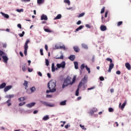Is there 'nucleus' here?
<instances>
[{"label":"nucleus","mask_w":131,"mask_h":131,"mask_svg":"<svg viewBox=\"0 0 131 131\" xmlns=\"http://www.w3.org/2000/svg\"><path fill=\"white\" fill-rule=\"evenodd\" d=\"M62 17L61 14H58L55 18H54V20H57L58 19H61Z\"/></svg>","instance_id":"nucleus-28"},{"label":"nucleus","mask_w":131,"mask_h":131,"mask_svg":"<svg viewBox=\"0 0 131 131\" xmlns=\"http://www.w3.org/2000/svg\"><path fill=\"white\" fill-rule=\"evenodd\" d=\"M6 86V83L5 82H3L0 84V89H3Z\"/></svg>","instance_id":"nucleus-20"},{"label":"nucleus","mask_w":131,"mask_h":131,"mask_svg":"<svg viewBox=\"0 0 131 131\" xmlns=\"http://www.w3.org/2000/svg\"><path fill=\"white\" fill-rule=\"evenodd\" d=\"M45 50L46 51H48V46L47 45H45Z\"/></svg>","instance_id":"nucleus-61"},{"label":"nucleus","mask_w":131,"mask_h":131,"mask_svg":"<svg viewBox=\"0 0 131 131\" xmlns=\"http://www.w3.org/2000/svg\"><path fill=\"white\" fill-rule=\"evenodd\" d=\"M30 40L29 39H27L26 40L25 45H24V54L25 56L27 55V51H28V49L29 48V46H28V43H29L30 42Z\"/></svg>","instance_id":"nucleus-5"},{"label":"nucleus","mask_w":131,"mask_h":131,"mask_svg":"<svg viewBox=\"0 0 131 131\" xmlns=\"http://www.w3.org/2000/svg\"><path fill=\"white\" fill-rule=\"evenodd\" d=\"M105 7H103L101 10V11H100V14H103V13H104L105 12Z\"/></svg>","instance_id":"nucleus-39"},{"label":"nucleus","mask_w":131,"mask_h":131,"mask_svg":"<svg viewBox=\"0 0 131 131\" xmlns=\"http://www.w3.org/2000/svg\"><path fill=\"white\" fill-rule=\"evenodd\" d=\"M107 15H108V11H106V12H105L104 17H105V18H107Z\"/></svg>","instance_id":"nucleus-58"},{"label":"nucleus","mask_w":131,"mask_h":131,"mask_svg":"<svg viewBox=\"0 0 131 131\" xmlns=\"http://www.w3.org/2000/svg\"><path fill=\"white\" fill-rule=\"evenodd\" d=\"M56 67H57V68H58V69L62 68V66H61L60 64H59V63H57V64H56Z\"/></svg>","instance_id":"nucleus-46"},{"label":"nucleus","mask_w":131,"mask_h":131,"mask_svg":"<svg viewBox=\"0 0 131 131\" xmlns=\"http://www.w3.org/2000/svg\"><path fill=\"white\" fill-rule=\"evenodd\" d=\"M14 97V94L7 95V98H8V99L13 98Z\"/></svg>","instance_id":"nucleus-32"},{"label":"nucleus","mask_w":131,"mask_h":131,"mask_svg":"<svg viewBox=\"0 0 131 131\" xmlns=\"http://www.w3.org/2000/svg\"><path fill=\"white\" fill-rule=\"evenodd\" d=\"M6 103H7V106H10L11 105V99H8V100L7 101H6Z\"/></svg>","instance_id":"nucleus-38"},{"label":"nucleus","mask_w":131,"mask_h":131,"mask_svg":"<svg viewBox=\"0 0 131 131\" xmlns=\"http://www.w3.org/2000/svg\"><path fill=\"white\" fill-rule=\"evenodd\" d=\"M95 86H92L91 88H88V91L93 90L95 89Z\"/></svg>","instance_id":"nucleus-53"},{"label":"nucleus","mask_w":131,"mask_h":131,"mask_svg":"<svg viewBox=\"0 0 131 131\" xmlns=\"http://www.w3.org/2000/svg\"><path fill=\"white\" fill-rule=\"evenodd\" d=\"M73 49L74 51L76 52V53H78L79 52V47L77 46H74L73 47Z\"/></svg>","instance_id":"nucleus-17"},{"label":"nucleus","mask_w":131,"mask_h":131,"mask_svg":"<svg viewBox=\"0 0 131 131\" xmlns=\"http://www.w3.org/2000/svg\"><path fill=\"white\" fill-rule=\"evenodd\" d=\"M17 27H18V28H19V29H21V28H22L21 25L20 24H17Z\"/></svg>","instance_id":"nucleus-54"},{"label":"nucleus","mask_w":131,"mask_h":131,"mask_svg":"<svg viewBox=\"0 0 131 131\" xmlns=\"http://www.w3.org/2000/svg\"><path fill=\"white\" fill-rule=\"evenodd\" d=\"M26 104V102H20L19 104H18V106H23Z\"/></svg>","instance_id":"nucleus-45"},{"label":"nucleus","mask_w":131,"mask_h":131,"mask_svg":"<svg viewBox=\"0 0 131 131\" xmlns=\"http://www.w3.org/2000/svg\"><path fill=\"white\" fill-rule=\"evenodd\" d=\"M79 126L81 127V128L83 130L85 129L86 130V128H85L84 125H82L81 124L79 125Z\"/></svg>","instance_id":"nucleus-50"},{"label":"nucleus","mask_w":131,"mask_h":131,"mask_svg":"<svg viewBox=\"0 0 131 131\" xmlns=\"http://www.w3.org/2000/svg\"><path fill=\"white\" fill-rule=\"evenodd\" d=\"M108 112L110 113H113L114 112V110L112 107H110V108H108Z\"/></svg>","instance_id":"nucleus-42"},{"label":"nucleus","mask_w":131,"mask_h":131,"mask_svg":"<svg viewBox=\"0 0 131 131\" xmlns=\"http://www.w3.org/2000/svg\"><path fill=\"white\" fill-rule=\"evenodd\" d=\"M37 74H38V75L40 77H42V73H41L40 72H38L37 73Z\"/></svg>","instance_id":"nucleus-57"},{"label":"nucleus","mask_w":131,"mask_h":131,"mask_svg":"<svg viewBox=\"0 0 131 131\" xmlns=\"http://www.w3.org/2000/svg\"><path fill=\"white\" fill-rule=\"evenodd\" d=\"M44 30L46 32H52V31L49 30V29H45Z\"/></svg>","instance_id":"nucleus-48"},{"label":"nucleus","mask_w":131,"mask_h":131,"mask_svg":"<svg viewBox=\"0 0 131 131\" xmlns=\"http://www.w3.org/2000/svg\"><path fill=\"white\" fill-rule=\"evenodd\" d=\"M54 58H55L56 59H63V56L61 55L60 57H54Z\"/></svg>","instance_id":"nucleus-37"},{"label":"nucleus","mask_w":131,"mask_h":131,"mask_svg":"<svg viewBox=\"0 0 131 131\" xmlns=\"http://www.w3.org/2000/svg\"><path fill=\"white\" fill-rule=\"evenodd\" d=\"M121 103H119V107L121 108V110H123L126 105V101H125L122 104Z\"/></svg>","instance_id":"nucleus-8"},{"label":"nucleus","mask_w":131,"mask_h":131,"mask_svg":"<svg viewBox=\"0 0 131 131\" xmlns=\"http://www.w3.org/2000/svg\"><path fill=\"white\" fill-rule=\"evenodd\" d=\"M33 71V69L32 68H28V71L29 73L32 72Z\"/></svg>","instance_id":"nucleus-47"},{"label":"nucleus","mask_w":131,"mask_h":131,"mask_svg":"<svg viewBox=\"0 0 131 131\" xmlns=\"http://www.w3.org/2000/svg\"><path fill=\"white\" fill-rule=\"evenodd\" d=\"M19 55H20V56L21 57H24V54L23 53H22V52H19Z\"/></svg>","instance_id":"nucleus-63"},{"label":"nucleus","mask_w":131,"mask_h":131,"mask_svg":"<svg viewBox=\"0 0 131 131\" xmlns=\"http://www.w3.org/2000/svg\"><path fill=\"white\" fill-rule=\"evenodd\" d=\"M49 119V116L48 115H46L42 118L43 121H47Z\"/></svg>","instance_id":"nucleus-26"},{"label":"nucleus","mask_w":131,"mask_h":131,"mask_svg":"<svg viewBox=\"0 0 131 131\" xmlns=\"http://www.w3.org/2000/svg\"><path fill=\"white\" fill-rule=\"evenodd\" d=\"M48 16L45 14H42L41 15V17H40V20H48Z\"/></svg>","instance_id":"nucleus-11"},{"label":"nucleus","mask_w":131,"mask_h":131,"mask_svg":"<svg viewBox=\"0 0 131 131\" xmlns=\"http://www.w3.org/2000/svg\"><path fill=\"white\" fill-rule=\"evenodd\" d=\"M106 60L107 61H109L110 62V64L109 65L108 70L107 72L108 73H111L112 69L114 68V64L113 63V60H112V59H111L110 58H107L106 59Z\"/></svg>","instance_id":"nucleus-4"},{"label":"nucleus","mask_w":131,"mask_h":131,"mask_svg":"<svg viewBox=\"0 0 131 131\" xmlns=\"http://www.w3.org/2000/svg\"><path fill=\"white\" fill-rule=\"evenodd\" d=\"M51 71H52V72H55V64L54 63H52Z\"/></svg>","instance_id":"nucleus-22"},{"label":"nucleus","mask_w":131,"mask_h":131,"mask_svg":"<svg viewBox=\"0 0 131 131\" xmlns=\"http://www.w3.org/2000/svg\"><path fill=\"white\" fill-rule=\"evenodd\" d=\"M1 13L2 14V16H3V17L6 18V19H9V15L8 14L4 13V12H1Z\"/></svg>","instance_id":"nucleus-19"},{"label":"nucleus","mask_w":131,"mask_h":131,"mask_svg":"<svg viewBox=\"0 0 131 131\" xmlns=\"http://www.w3.org/2000/svg\"><path fill=\"white\" fill-rule=\"evenodd\" d=\"M85 64L82 63L80 67V69L81 71L83 70V69L85 68Z\"/></svg>","instance_id":"nucleus-40"},{"label":"nucleus","mask_w":131,"mask_h":131,"mask_svg":"<svg viewBox=\"0 0 131 131\" xmlns=\"http://www.w3.org/2000/svg\"><path fill=\"white\" fill-rule=\"evenodd\" d=\"M60 64L62 67V69H64L66 68V62L65 61H62L60 63Z\"/></svg>","instance_id":"nucleus-29"},{"label":"nucleus","mask_w":131,"mask_h":131,"mask_svg":"<svg viewBox=\"0 0 131 131\" xmlns=\"http://www.w3.org/2000/svg\"><path fill=\"white\" fill-rule=\"evenodd\" d=\"M67 100H64L60 102V105L61 106H65L66 105Z\"/></svg>","instance_id":"nucleus-27"},{"label":"nucleus","mask_w":131,"mask_h":131,"mask_svg":"<svg viewBox=\"0 0 131 131\" xmlns=\"http://www.w3.org/2000/svg\"><path fill=\"white\" fill-rule=\"evenodd\" d=\"M125 68H126L128 71L131 70V66H130V64H129V63H128V62L125 63Z\"/></svg>","instance_id":"nucleus-13"},{"label":"nucleus","mask_w":131,"mask_h":131,"mask_svg":"<svg viewBox=\"0 0 131 131\" xmlns=\"http://www.w3.org/2000/svg\"><path fill=\"white\" fill-rule=\"evenodd\" d=\"M122 24H123V21H120L117 23V26H121V25H122Z\"/></svg>","instance_id":"nucleus-44"},{"label":"nucleus","mask_w":131,"mask_h":131,"mask_svg":"<svg viewBox=\"0 0 131 131\" xmlns=\"http://www.w3.org/2000/svg\"><path fill=\"white\" fill-rule=\"evenodd\" d=\"M12 88V85L6 86V87L4 88V92H7L9 90H10Z\"/></svg>","instance_id":"nucleus-10"},{"label":"nucleus","mask_w":131,"mask_h":131,"mask_svg":"<svg viewBox=\"0 0 131 131\" xmlns=\"http://www.w3.org/2000/svg\"><path fill=\"white\" fill-rule=\"evenodd\" d=\"M39 102L46 106H48V107H53L54 106V104H50L47 102H46V101H44L42 100H40Z\"/></svg>","instance_id":"nucleus-7"},{"label":"nucleus","mask_w":131,"mask_h":131,"mask_svg":"<svg viewBox=\"0 0 131 131\" xmlns=\"http://www.w3.org/2000/svg\"><path fill=\"white\" fill-rule=\"evenodd\" d=\"M56 91V89H49V90L46 91L47 94H49L50 93H54Z\"/></svg>","instance_id":"nucleus-16"},{"label":"nucleus","mask_w":131,"mask_h":131,"mask_svg":"<svg viewBox=\"0 0 131 131\" xmlns=\"http://www.w3.org/2000/svg\"><path fill=\"white\" fill-rule=\"evenodd\" d=\"M76 76H74L72 79V82H71L72 78L68 76L64 80L63 83L62 85V89H63L69 85H73L76 82Z\"/></svg>","instance_id":"nucleus-1"},{"label":"nucleus","mask_w":131,"mask_h":131,"mask_svg":"<svg viewBox=\"0 0 131 131\" xmlns=\"http://www.w3.org/2000/svg\"><path fill=\"white\" fill-rule=\"evenodd\" d=\"M97 112V108L96 107H94L92 109V111H90V113L91 114H94V113H96Z\"/></svg>","instance_id":"nucleus-24"},{"label":"nucleus","mask_w":131,"mask_h":131,"mask_svg":"<svg viewBox=\"0 0 131 131\" xmlns=\"http://www.w3.org/2000/svg\"><path fill=\"white\" fill-rule=\"evenodd\" d=\"M55 49H56V50H59V49H60V47L57 46V45H55Z\"/></svg>","instance_id":"nucleus-55"},{"label":"nucleus","mask_w":131,"mask_h":131,"mask_svg":"<svg viewBox=\"0 0 131 131\" xmlns=\"http://www.w3.org/2000/svg\"><path fill=\"white\" fill-rule=\"evenodd\" d=\"M30 90L31 91V93H29V90H27V91H26L27 93H28L29 94H30L31 93H33L36 91V88H35V87L33 86V87H32L30 89Z\"/></svg>","instance_id":"nucleus-9"},{"label":"nucleus","mask_w":131,"mask_h":131,"mask_svg":"<svg viewBox=\"0 0 131 131\" xmlns=\"http://www.w3.org/2000/svg\"><path fill=\"white\" fill-rule=\"evenodd\" d=\"M45 61H46V66L48 67L49 66V60L47 59H46Z\"/></svg>","instance_id":"nucleus-41"},{"label":"nucleus","mask_w":131,"mask_h":131,"mask_svg":"<svg viewBox=\"0 0 131 131\" xmlns=\"http://www.w3.org/2000/svg\"><path fill=\"white\" fill-rule=\"evenodd\" d=\"M56 82L55 80H51L48 83V88L49 90H56Z\"/></svg>","instance_id":"nucleus-3"},{"label":"nucleus","mask_w":131,"mask_h":131,"mask_svg":"<svg viewBox=\"0 0 131 131\" xmlns=\"http://www.w3.org/2000/svg\"><path fill=\"white\" fill-rule=\"evenodd\" d=\"M76 76H74L72 79V82H71L72 78L68 76L64 80L63 83L62 85V89H63L69 85H73L76 82Z\"/></svg>","instance_id":"nucleus-2"},{"label":"nucleus","mask_w":131,"mask_h":131,"mask_svg":"<svg viewBox=\"0 0 131 131\" xmlns=\"http://www.w3.org/2000/svg\"><path fill=\"white\" fill-rule=\"evenodd\" d=\"M28 82L26 80L24 81V83H23V85L25 86V90H27V88L28 87Z\"/></svg>","instance_id":"nucleus-23"},{"label":"nucleus","mask_w":131,"mask_h":131,"mask_svg":"<svg viewBox=\"0 0 131 131\" xmlns=\"http://www.w3.org/2000/svg\"><path fill=\"white\" fill-rule=\"evenodd\" d=\"M39 51H40V55L41 56H43V49H40Z\"/></svg>","instance_id":"nucleus-49"},{"label":"nucleus","mask_w":131,"mask_h":131,"mask_svg":"<svg viewBox=\"0 0 131 131\" xmlns=\"http://www.w3.org/2000/svg\"><path fill=\"white\" fill-rule=\"evenodd\" d=\"M79 86L78 85V88L76 90V92H75V96H79V89H80Z\"/></svg>","instance_id":"nucleus-25"},{"label":"nucleus","mask_w":131,"mask_h":131,"mask_svg":"<svg viewBox=\"0 0 131 131\" xmlns=\"http://www.w3.org/2000/svg\"><path fill=\"white\" fill-rule=\"evenodd\" d=\"M25 32V31H23L21 34H19V36H20V37H23V36H24Z\"/></svg>","instance_id":"nucleus-51"},{"label":"nucleus","mask_w":131,"mask_h":131,"mask_svg":"<svg viewBox=\"0 0 131 131\" xmlns=\"http://www.w3.org/2000/svg\"><path fill=\"white\" fill-rule=\"evenodd\" d=\"M82 48L84 49H88V46L85 44H82L81 45Z\"/></svg>","instance_id":"nucleus-34"},{"label":"nucleus","mask_w":131,"mask_h":131,"mask_svg":"<svg viewBox=\"0 0 131 131\" xmlns=\"http://www.w3.org/2000/svg\"><path fill=\"white\" fill-rule=\"evenodd\" d=\"M59 49H63V50H66V47L64 45H62V46H59Z\"/></svg>","instance_id":"nucleus-43"},{"label":"nucleus","mask_w":131,"mask_h":131,"mask_svg":"<svg viewBox=\"0 0 131 131\" xmlns=\"http://www.w3.org/2000/svg\"><path fill=\"white\" fill-rule=\"evenodd\" d=\"M84 27V26H80L77 29H76L75 32H77V31H79V30H81Z\"/></svg>","instance_id":"nucleus-18"},{"label":"nucleus","mask_w":131,"mask_h":131,"mask_svg":"<svg viewBox=\"0 0 131 131\" xmlns=\"http://www.w3.org/2000/svg\"><path fill=\"white\" fill-rule=\"evenodd\" d=\"M100 81H103L104 80V78L102 76L99 77Z\"/></svg>","instance_id":"nucleus-52"},{"label":"nucleus","mask_w":131,"mask_h":131,"mask_svg":"<svg viewBox=\"0 0 131 131\" xmlns=\"http://www.w3.org/2000/svg\"><path fill=\"white\" fill-rule=\"evenodd\" d=\"M69 59L72 61H74L75 59V55H70L69 57Z\"/></svg>","instance_id":"nucleus-21"},{"label":"nucleus","mask_w":131,"mask_h":131,"mask_svg":"<svg viewBox=\"0 0 131 131\" xmlns=\"http://www.w3.org/2000/svg\"><path fill=\"white\" fill-rule=\"evenodd\" d=\"M27 64L26 63H24L23 66H21V69L23 70V72H25L27 71Z\"/></svg>","instance_id":"nucleus-15"},{"label":"nucleus","mask_w":131,"mask_h":131,"mask_svg":"<svg viewBox=\"0 0 131 131\" xmlns=\"http://www.w3.org/2000/svg\"><path fill=\"white\" fill-rule=\"evenodd\" d=\"M74 67H75V69L77 70L78 69V63L77 61H75L74 62Z\"/></svg>","instance_id":"nucleus-30"},{"label":"nucleus","mask_w":131,"mask_h":131,"mask_svg":"<svg viewBox=\"0 0 131 131\" xmlns=\"http://www.w3.org/2000/svg\"><path fill=\"white\" fill-rule=\"evenodd\" d=\"M85 68L86 70L88 72V73L90 74L91 73L90 68H89L87 66H85Z\"/></svg>","instance_id":"nucleus-33"},{"label":"nucleus","mask_w":131,"mask_h":131,"mask_svg":"<svg viewBox=\"0 0 131 131\" xmlns=\"http://www.w3.org/2000/svg\"><path fill=\"white\" fill-rule=\"evenodd\" d=\"M84 15H85V13L82 12L78 15V18H81V17H83V16H84Z\"/></svg>","instance_id":"nucleus-35"},{"label":"nucleus","mask_w":131,"mask_h":131,"mask_svg":"<svg viewBox=\"0 0 131 131\" xmlns=\"http://www.w3.org/2000/svg\"><path fill=\"white\" fill-rule=\"evenodd\" d=\"M63 2L66 4H68V6H70L71 5L70 1L69 0H64Z\"/></svg>","instance_id":"nucleus-36"},{"label":"nucleus","mask_w":131,"mask_h":131,"mask_svg":"<svg viewBox=\"0 0 131 131\" xmlns=\"http://www.w3.org/2000/svg\"><path fill=\"white\" fill-rule=\"evenodd\" d=\"M85 27H86V28H89V29H91V26L89 25V24H86V25H85Z\"/></svg>","instance_id":"nucleus-56"},{"label":"nucleus","mask_w":131,"mask_h":131,"mask_svg":"<svg viewBox=\"0 0 131 131\" xmlns=\"http://www.w3.org/2000/svg\"><path fill=\"white\" fill-rule=\"evenodd\" d=\"M100 29L101 31H105V30H107V27L105 26L101 25L100 27Z\"/></svg>","instance_id":"nucleus-14"},{"label":"nucleus","mask_w":131,"mask_h":131,"mask_svg":"<svg viewBox=\"0 0 131 131\" xmlns=\"http://www.w3.org/2000/svg\"><path fill=\"white\" fill-rule=\"evenodd\" d=\"M81 24V20H78L77 23L76 24L77 25H80V24Z\"/></svg>","instance_id":"nucleus-59"},{"label":"nucleus","mask_w":131,"mask_h":131,"mask_svg":"<svg viewBox=\"0 0 131 131\" xmlns=\"http://www.w3.org/2000/svg\"><path fill=\"white\" fill-rule=\"evenodd\" d=\"M88 82V77H86V76H84V77L81 79V81L79 82L78 84L79 87H81L83 85L85 84Z\"/></svg>","instance_id":"nucleus-6"},{"label":"nucleus","mask_w":131,"mask_h":131,"mask_svg":"<svg viewBox=\"0 0 131 131\" xmlns=\"http://www.w3.org/2000/svg\"><path fill=\"white\" fill-rule=\"evenodd\" d=\"M116 74L118 75H120L121 74V72L120 71H117L116 72Z\"/></svg>","instance_id":"nucleus-62"},{"label":"nucleus","mask_w":131,"mask_h":131,"mask_svg":"<svg viewBox=\"0 0 131 131\" xmlns=\"http://www.w3.org/2000/svg\"><path fill=\"white\" fill-rule=\"evenodd\" d=\"M47 76L49 78H51V74L49 73H47Z\"/></svg>","instance_id":"nucleus-60"},{"label":"nucleus","mask_w":131,"mask_h":131,"mask_svg":"<svg viewBox=\"0 0 131 131\" xmlns=\"http://www.w3.org/2000/svg\"><path fill=\"white\" fill-rule=\"evenodd\" d=\"M35 104H36L35 102H31L30 103L27 104L26 106L29 108H31L33 106H35Z\"/></svg>","instance_id":"nucleus-12"},{"label":"nucleus","mask_w":131,"mask_h":131,"mask_svg":"<svg viewBox=\"0 0 131 131\" xmlns=\"http://www.w3.org/2000/svg\"><path fill=\"white\" fill-rule=\"evenodd\" d=\"M45 0H37V3L38 5H41V4H43Z\"/></svg>","instance_id":"nucleus-31"},{"label":"nucleus","mask_w":131,"mask_h":131,"mask_svg":"<svg viewBox=\"0 0 131 131\" xmlns=\"http://www.w3.org/2000/svg\"><path fill=\"white\" fill-rule=\"evenodd\" d=\"M16 11H17V12H23V9H17L16 10Z\"/></svg>","instance_id":"nucleus-64"}]
</instances>
